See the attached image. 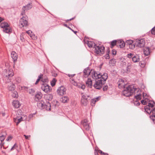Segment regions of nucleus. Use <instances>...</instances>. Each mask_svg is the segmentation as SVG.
Masks as SVG:
<instances>
[{"mask_svg": "<svg viewBox=\"0 0 155 155\" xmlns=\"http://www.w3.org/2000/svg\"><path fill=\"white\" fill-rule=\"evenodd\" d=\"M136 44L140 48L143 47L145 45V40L143 39L139 40L136 41Z\"/></svg>", "mask_w": 155, "mask_h": 155, "instance_id": "obj_14", "label": "nucleus"}, {"mask_svg": "<svg viewBox=\"0 0 155 155\" xmlns=\"http://www.w3.org/2000/svg\"><path fill=\"white\" fill-rule=\"evenodd\" d=\"M125 45L124 42L121 40L117 41V46L121 48H124Z\"/></svg>", "mask_w": 155, "mask_h": 155, "instance_id": "obj_21", "label": "nucleus"}, {"mask_svg": "<svg viewBox=\"0 0 155 155\" xmlns=\"http://www.w3.org/2000/svg\"><path fill=\"white\" fill-rule=\"evenodd\" d=\"M126 43L129 45V47L130 48L133 49L134 48L135 45H134L133 42L131 40H128L126 41Z\"/></svg>", "mask_w": 155, "mask_h": 155, "instance_id": "obj_18", "label": "nucleus"}, {"mask_svg": "<svg viewBox=\"0 0 155 155\" xmlns=\"http://www.w3.org/2000/svg\"><path fill=\"white\" fill-rule=\"evenodd\" d=\"M87 44L88 46L90 48L94 47L96 45L93 41H88Z\"/></svg>", "mask_w": 155, "mask_h": 155, "instance_id": "obj_32", "label": "nucleus"}, {"mask_svg": "<svg viewBox=\"0 0 155 155\" xmlns=\"http://www.w3.org/2000/svg\"><path fill=\"white\" fill-rule=\"evenodd\" d=\"M91 72L89 68L85 69L84 71V76L85 77H87Z\"/></svg>", "mask_w": 155, "mask_h": 155, "instance_id": "obj_19", "label": "nucleus"}, {"mask_svg": "<svg viewBox=\"0 0 155 155\" xmlns=\"http://www.w3.org/2000/svg\"><path fill=\"white\" fill-rule=\"evenodd\" d=\"M135 98L137 100H140L141 98V95L139 93V94L135 95Z\"/></svg>", "mask_w": 155, "mask_h": 155, "instance_id": "obj_40", "label": "nucleus"}, {"mask_svg": "<svg viewBox=\"0 0 155 155\" xmlns=\"http://www.w3.org/2000/svg\"><path fill=\"white\" fill-rule=\"evenodd\" d=\"M82 125H83V126L84 127H86V126L88 125V123H87V122H85L84 121L82 123Z\"/></svg>", "mask_w": 155, "mask_h": 155, "instance_id": "obj_47", "label": "nucleus"}, {"mask_svg": "<svg viewBox=\"0 0 155 155\" xmlns=\"http://www.w3.org/2000/svg\"><path fill=\"white\" fill-rule=\"evenodd\" d=\"M99 153H101V155H102V153H103L104 152L102 151L101 150H100L99 151Z\"/></svg>", "mask_w": 155, "mask_h": 155, "instance_id": "obj_63", "label": "nucleus"}, {"mask_svg": "<svg viewBox=\"0 0 155 155\" xmlns=\"http://www.w3.org/2000/svg\"><path fill=\"white\" fill-rule=\"evenodd\" d=\"M91 73L92 74V77L94 79H98L100 78H101L102 74L100 73L97 72L96 71H91Z\"/></svg>", "mask_w": 155, "mask_h": 155, "instance_id": "obj_11", "label": "nucleus"}, {"mask_svg": "<svg viewBox=\"0 0 155 155\" xmlns=\"http://www.w3.org/2000/svg\"><path fill=\"white\" fill-rule=\"evenodd\" d=\"M105 84L102 80H99L96 81L94 84L93 86L94 88L97 89H100L102 87L103 84Z\"/></svg>", "mask_w": 155, "mask_h": 155, "instance_id": "obj_5", "label": "nucleus"}, {"mask_svg": "<svg viewBox=\"0 0 155 155\" xmlns=\"http://www.w3.org/2000/svg\"><path fill=\"white\" fill-rule=\"evenodd\" d=\"M95 52L100 55H102L104 53L105 48L103 46H97L94 47Z\"/></svg>", "mask_w": 155, "mask_h": 155, "instance_id": "obj_3", "label": "nucleus"}, {"mask_svg": "<svg viewBox=\"0 0 155 155\" xmlns=\"http://www.w3.org/2000/svg\"><path fill=\"white\" fill-rule=\"evenodd\" d=\"M88 101L87 100H85L84 98H81V103L84 106H86L87 103Z\"/></svg>", "mask_w": 155, "mask_h": 155, "instance_id": "obj_33", "label": "nucleus"}, {"mask_svg": "<svg viewBox=\"0 0 155 155\" xmlns=\"http://www.w3.org/2000/svg\"><path fill=\"white\" fill-rule=\"evenodd\" d=\"M116 62L115 60L112 59L110 61L109 64L111 66H114L115 65Z\"/></svg>", "mask_w": 155, "mask_h": 155, "instance_id": "obj_35", "label": "nucleus"}, {"mask_svg": "<svg viewBox=\"0 0 155 155\" xmlns=\"http://www.w3.org/2000/svg\"><path fill=\"white\" fill-rule=\"evenodd\" d=\"M12 138V137L11 136H9L7 139H6V140L7 141H9V140H11Z\"/></svg>", "mask_w": 155, "mask_h": 155, "instance_id": "obj_54", "label": "nucleus"}, {"mask_svg": "<svg viewBox=\"0 0 155 155\" xmlns=\"http://www.w3.org/2000/svg\"><path fill=\"white\" fill-rule=\"evenodd\" d=\"M97 99H98V98H97V99H93L92 100V102H94V103H95L98 100H97Z\"/></svg>", "mask_w": 155, "mask_h": 155, "instance_id": "obj_57", "label": "nucleus"}, {"mask_svg": "<svg viewBox=\"0 0 155 155\" xmlns=\"http://www.w3.org/2000/svg\"><path fill=\"white\" fill-rule=\"evenodd\" d=\"M12 105L16 108H18L20 105L19 101H13L12 102Z\"/></svg>", "mask_w": 155, "mask_h": 155, "instance_id": "obj_24", "label": "nucleus"}, {"mask_svg": "<svg viewBox=\"0 0 155 155\" xmlns=\"http://www.w3.org/2000/svg\"><path fill=\"white\" fill-rule=\"evenodd\" d=\"M67 75L68 76H69V77H70V79L71 78V79H72V78L75 75V74H67Z\"/></svg>", "mask_w": 155, "mask_h": 155, "instance_id": "obj_45", "label": "nucleus"}, {"mask_svg": "<svg viewBox=\"0 0 155 155\" xmlns=\"http://www.w3.org/2000/svg\"><path fill=\"white\" fill-rule=\"evenodd\" d=\"M3 31L5 33H9L11 32V29L9 25L8 26H7L6 27L3 28Z\"/></svg>", "mask_w": 155, "mask_h": 155, "instance_id": "obj_27", "label": "nucleus"}, {"mask_svg": "<svg viewBox=\"0 0 155 155\" xmlns=\"http://www.w3.org/2000/svg\"><path fill=\"white\" fill-rule=\"evenodd\" d=\"M140 91L139 89L134 88L133 85H129L127 87L126 89L123 91V94L126 97L131 96L136 91L138 92Z\"/></svg>", "mask_w": 155, "mask_h": 155, "instance_id": "obj_2", "label": "nucleus"}, {"mask_svg": "<svg viewBox=\"0 0 155 155\" xmlns=\"http://www.w3.org/2000/svg\"><path fill=\"white\" fill-rule=\"evenodd\" d=\"M117 51L113 49L112 50V54L114 55H115L116 54Z\"/></svg>", "mask_w": 155, "mask_h": 155, "instance_id": "obj_51", "label": "nucleus"}, {"mask_svg": "<svg viewBox=\"0 0 155 155\" xmlns=\"http://www.w3.org/2000/svg\"><path fill=\"white\" fill-rule=\"evenodd\" d=\"M84 129H86V130H89V125H88L87 126H86V127H84Z\"/></svg>", "mask_w": 155, "mask_h": 155, "instance_id": "obj_53", "label": "nucleus"}, {"mask_svg": "<svg viewBox=\"0 0 155 155\" xmlns=\"http://www.w3.org/2000/svg\"><path fill=\"white\" fill-rule=\"evenodd\" d=\"M42 94L40 92H38L35 95V99L36 101H38L41 99L42 97Z\"/></svg>", "mask_w": 155, "mask_h": 155, "instance_id": "obj_20", "label": "nucleus"}, {"mask_svg": "<svg viewBox=\"0 0 155 155\" xmlns=\"http://www.w3.org/2000/svg\"><path fill=\"white\" fill-rule=\"evenodd\" d=\"M107 52L108 53L109 52V51L108 50L107 51ZM105 58L106 59H109L110 58L109 55L108 53L105 56Z\"/></svg>", "mask_w": 155, "mask_h": 155, "instance_id": "obj_49", "label": "nucleus"}, {"mask_svg": "<svg viewBox=\"0 0 155 155\" xmlns=\"http://www.w3.org/2000/svg\"><path fill=\"white\" fill-rule=\"evenodd\" d=\"M144 110L149 114L152 113L150 117L153 122H155V103L154 101H149L148 105L145 107Z\"/></svg>", "mask_w": 155, "mask_h": 155, "instance_id": "obj_1", "label": "nucleus"}, {"mask_svg": "<svg viewBox=\"0 0 155 155\" xmlns=\"http://www.w3.org/2000/svg\"><path fill=\"white\" fill-rule=\"evenodd\" d=\"M24 137H25V138L26 139H28V140H29V138L30 137V135H27H27H24Z\"/></svg>", "mask_w": 155, "mask_h": 155, "instance_id": "obj_52", "label": "nucleus"}, {"mask_svg": "<svg viewBox=\"0 0 155 155\" xmlns=\"http://www.w3.org/2000/svg\"><path fill=\"white\" fill-rule=\"evenodd\" d=\"M108 87L107 85H104L103 87V90L104 91H106L107 90Z\"/></svg>", "mask_w": 155, "mask_h": 155, "instance_id": "obj_48", "label": "nucleus"}, {"mask_svg": "<svg viewBox=\"0 0 155 155\" xmlns=\"http://www.w3.org/2000/svg\"><path fill=\"white\" fill-rule=\"evenodd\" d=\"M108 74L107 73H105L102 75L101 78V80H102L105 83V81L107 78Z\"/></svg>", "mask_w": 155, "mask_h": 155, "instance_id": "obj_22", "label": "nucleus"}, {"mask_svg": "<svg viewBox=\"0 0 155 155\" xmlns=\"http://www.w3.org/2000/svg\"><path fill=\"white\" fill-rule=\"evenodd\" d=\"M117 41L114 40L110 42V47L113 48L114 46L116 45L117 46Z\"/></svg>", "mask_w": 155, "mask_h": 155, "instance_id": "obj_30", "label": "nucleus"}, {"mask_svg": "<svg viewBox=\"0 0 155 155\" xmlns=\"http://www.w3.org/2000/svg\"><path fill=\"white\" fill-rule=\"evenodd\" d=\"M86 84L88 85V87L91 88L92 86V82L91 79L88 78L86 82Z\"/></svg>", "mask_w": 155, "mask_h": 155, "instance_id": "obj_31", "label": "nucleus"}, {"mask_svg": "<svg viewBox=\"0 0 155 155\" xmlns=\"http://www.w3.org/2000/svg\"><path fill=\"white\" fill-rule=\"evenodd\" d=\"M3 75L6 78L11 77L14 75L13 71L12 69H5L3 71Z\"/></svg>", "mask_w": 155, "mask_h": 155, "instance_id": "obj_4", "label": "nucleus"}, {"mask_svg": "<svg viewBox=\"0 0 155 155\" xmlns=\"http://www.w3.org/2000/svg\"><path fill=\"white\" fill-rule=\"evenodd\" d=\"M38 104L40 106H41L42 108H45L46 110H51V105L50 104L48 101H46L44 106L43 104L42 103H39Z\"/></svg>", "mask_w": 155, "mask_h": 155, "instance_id": "obj_10", "label": "nucleus"}, {"mask_svg": "<svg viewBox=\"0 0 155 155\" xmlns=\"http://www.w3.org/2000/svg\"><path fill=\"white\" fill-rule=\"evenodd\" d=\"M17 83H18L20 82V78H17L16 79Z\"/></svg>", "mask_w": 155, "mask_h": 155, "instance_id": "obj_55", "label": "nucleus"}, {"mask_svg": "<svg viewBox=\"0 0 155 155\" xmlns=\"http://www.w3.org/2000/svg\"><path fill=\"white\" fill-rule=\"evenodd\" d=\"M5 136L3 135L0 137V147L1 149H2V147H3V148L4 149L6 148L4 146V140L5 139Z\"/></svg>", "mask_w": 155, "mask_h": 155, "instance_id": "obj_16", "label": "nucleus"}, {"mask_svg": "<svg viewBox=\"0 0 155 155\" xmlns=\"http://www.w3.org/2000/svg\"><path fill=\"white\" fill-rule=\"evenodd\" d=\"M28 25L27 18L25 17H23L21 18L20 20L19 26L21 28L24 26H26Z\"/></svg>", "mask_w": 155, "mask_h": 155, "instance_id": "obj_7", "label": "nucleus"}, {"mask_svg": "<svg viewBox=\"0 0 155 155\" xmlns=\"http://www.w3.org/2000/svg\"><path fill=\"white\" fill-rule=\"evenodd\" d=\"M52 75L55 77H56L57 75V74L56 73L54 74H52Z\"/></svg>", "mask_w": 155, "mask_h": 155, "instance_id": "obj_62", "label": "nucleus"}, {"mask_svg": "<svg viewBox=\"0 0 155 155\" xmlns=\"http://www.w3.org/2000/svg\"><path fill=\"white\" fill-rule=\"evenodd\" d=\"M42 90L45 93H48L50 92L51 88L48 85L46 84H43L41 86Z\"/></svg>", "mask_w": 155, "mask_h": 155, "instance_id": "obj_8", "label": "nucleus"}, {"mask_svg": "<svg viewBox=\"0 0 155 155\" xmlns=\"http://www.w3.org/2000/svg\"><path fill=\"white\" fill-rule=\"evenodd\" d=\"M56 81L57 80L55 78H54L52 80L51 82V84L52 87H53L55 85Z\"/></svg>", "mask_w": 155, "mask_h": 155, "instance_id": "obj_38", "label": "nucleus"}, {"mask_svg": "<svg viewBox=\"0 0 155 155\" xmlns=\"http://www.w3.org/2000/svg\"><path fill=\"white\" fill-rule=\"evenodd\" d=\"M126 83V81L122 79H120L117 82L118 87L120 88H124Z\"/></svg>", "mask_w": 155, "mask_h": 155, "instance_id": "obj_12", "label": "nucleus"}, {"mask_svg": "<svg viewBox=\"0 0 155 155\" xmlns=\"http://www.w3.org/2000/svg\"><path fill=\"white\" fill-rule=\"evenodd\" d=\"M81 98H84V99L87 100V101L90 100L91 98L90 95L85 93H82L81 94Z\"/></svg>", "mask_w": 155, "mask_h": 155, "instance_id": "obj_23", "label": "nucleus"}, {"mask_svg": "<svg viewBox=\"0 0 155 155\" xmlns=\"http://www.w3.org/2000/svg\"><path fill=\"white\" fill-rule=\"evenodd\" d=\"M9 25L8 23L6 22H2L0 25V27L3 28L6 27L7 26H8Z\"/></svg>", "mask_w": 155, "mask_h": 155, "instance_id": "obj_34", "label": "nucleus"}, {"mask_svg": "<svg viewBox=\"0 0 155 155\" xmlns=\"http://www.w3.org/2000/svg\"><path fill=\"white\" fill-rule=\"evenodd\" d=\"M94 155H98V154L97 152L95 151L94 152Z\"/></svg>", "mask_w": 155, "mask_h": 155, "instance_id": "obj_61", "label": "nucleus"}, {"mask_svg": "<svg viewBox=\"0 0 155 155\" xmlns=\"http://www.w3.org/2000/svg\"><path fill=\"white\" fill-rule=\"evenodd\" d=\"M66 89L63 86H61L58 89L57 91V93L58 94L60 95H62L65 94Z\"/></svg>", "mask_w": 155, "mask_h": 155, "instance_id": "obj_9", "label": "nucleus"}, {"mask_svg": "<svg viewBox=\"0 0 155 155\" xmlns=\"http://www.w3.org/2000/svg\"><path fill=\"white\" fill-rule=\"evenodd\" d=\"M29 93L32 95H34L35 91L33 89H31L28 90Z\"/></svg>", "mask_w": 155, "mask_h": 155, "instance_id": "obj_39", "label": "nucleus"}, {"mask_svg": "<svg viewBox=\"0 0 155 155\" xmlns=\"http://www.w3.org/2000/svg\"><path fill=\"white\" fill-rule=\"evenodd\" d=\"M68 100V98L67 96H63L60 99L61 101L64 103L67 102Z\"/></svg>", "mask_w": 155, "mask_h": 155, "instance_id": "obj_28", "label": "nucleus"}, {"mask_svg": "<svg viewBox=\"0 0 155 155\" xmlns=\"http://www.w3.org/2000/svg\"><path fill=\"white\" fill-rule=\"evenodd\" d=\"M26 33H28V35H30V36L31 37H32V35H31V34H32V32L31 31L29 30V31H26Z\"/></svg>", "mask_w": 155, "mask_h": 155, "instance_id": "obj_46", "label": "nucleus"}, {"mask_svg": "<svg viewBox=\"0 0 155 155\" xmlns=\"http://www.w3.org/2000/svg\"><path fill=\"white\" fill-rule=\"evenodd\" d=\"M147 95V94L145 93H143V99L144 98H145V97H144V96H146ZM146 98H145V99H146Z\"/></svg>", "mask_w": 155, "mask_h": 155, "instance_id": "obj_58", "label": "nucleus"}, {"mask_svg": "<svg viewBox=\"0 0 155 155\" xmlns=\"http://www.w3.org/2000/svg\"><path fill=\"white\" fill-rule=\"evenodd\" d=\"M34 114H30L28 116V118L29 119H28V120L29 121L31 120V119L33 117V115H34Z\"/></svg>", "mask_w": 155, "mask_h": 155, "instance_id": "obj_50", "label": "nucleus"}, {"mask_svg": "<svg viewBox=\"0 0 155 155\" xmlns=\"http://www.w3.org/2000/svg\"><path fill=\"white\" fill-rule=\"evenodd\" d=\"M69 80L71 83L74 85L75 86L79 88H81L83 90L85 89V86L84 85L82 84H81L77 83L74 81L73 79H71V78L69 79Z\"/></svg>", "mask_w": 155, "mask_h": 155, "instance_id": "obj_6", "label": "nucleus"}, {"mask_svg": "<svg viewBox=\"0 0 155 155\" xmlns=\"http://www.w3.org/2000/svg\"><path fill=\"white\" fill-rule=\"evenodd\" d=\"M32 6L31 3H28L26 5L24 6L22 8L21 15H24L25 14V11L30 9L32 8Z\"/></svg>", "mask_w": 155, "mask_h": 155, "instance_id": "obj_13", "label": "nucleus"}, {"mask_svg": "<svg viewBox=\"0 0 155 155\" xmlns=\"http://www.w3.org/2000/svg\"><path fill=\"white\" fill-rule=\"evenodd\" d=\"M15 84H10L8 87V89L10 91H14L15 88Z\"/></svg>", "mask_w": 155, "mask_h": 155, "instance_id": "obj_29", "label": "nucleus"}, {"mask_svg": "<svg viewBox=\"0 0 155 155\" xmlns=\"http://www.w3.org/2000/svg\"><path fill=\"white\" fill-rule=\"evenodd\" d=\"M134 54L130 53L127 55V57L129 58H132L134 56Z\"/></svg>", "mask_w": 155, "mask_h": 155, "instance_id": "obj_42", "label": "nucleus"}, {"mask_svg": "<svg viewBox=\"0 0 155 155\" xmlns=\"http://www.w3.org/2000/svg\"><path fill=\"white\" fill-rule=\"evenodd\" d=\"M47 100L49 101L51 100L52 99V96L51 95L48 94L45 96Z\"/></svg>", "mask_w": 155, "mask_h": 155, "instance_id": "obj_37", "label": "nucleus"}, {"mask_svg": "<svg viewBox=\"0 0 155 155\" xmlns=\"http://www.w3.org/2000/svg\"><path fill=\"white\" fill-rule=\"evenodd\" d=\"M144 54L146 55H148L150 54V50L149 47H146L143 49Z\"/></svg>", "mask_w": 155, "mask_h": 155, "instance_id": "obj_26", "label": "nucleus"}, {"mask_svg": "<svg viewBox=\"0 0 155 155\" xmlns=\"http://www.w3.org/2000/svg\"><path fill=\"white\" fill-rule=\"evenodd\" d=\"M132 60L134 62H137L140 61L139 56L138 55H134L133 57Z\"/></svg>", "mask_w": 155, "mask_h": 155, "instance_id": "obj_25", "label": "nucleus"}, {"mask_svg": "<svg viewBox=\"0 0 155 155\" xmlns=\"http://www.w3.org/2000/svg\"><path fill=\"white\" fill-rule=\"evenodd\" d=\"M26 119V117L24 116L23 118L22 117H21L19 118L17 117L14 118V121L16 123V125H18L21 121L23 120V119L25 120Z\"/></svg>", "mask_w": 155, "mask_h": 155, "instance_id": "obj_15", "label": "nucleus"}, {"mask_svg": "<svg viewBox=\"0 0 155 155\" xmlns=\"http://www.w3.org/2000/svg\"><path fill=\"white\" fill-rule=\"evenodd\" d=\"M102 155H108V154L107 153H102Z\"/></svg>", "mask_w": 155, "mask_h": 155, "instance_id": "obj_60", "label": "nucleus"}, {"mask_svg": "<svg viewBox=\"0 0 155 155\" xmlns=\"http://www.w3.org/2000/svg\"><path fill=\"white\" fill-rule=\"evenodd\" d=\"M11 56L14 62H15L17 61L18 59V55L14 51H12L11 53Z\"/></svg>", "mask_w": 155, "mask_h": 155, "instance_id": "obj_17", "label": "nucleus"}, {"mask_svg": "<svg viewBox=\"0 0 155 155\" xmlns=\"http://www.w3.org/2000/svg\"><path fill=\"white\" fill-rule=\"evenodd\" d=\"M43 74H41L40 76H38V78L37 79L36 82H35V84H38L39 81H40L41 79L43 77Z\"/></svg>", "mask_w": 155, "mask_h": 155, "instance_id": "obj_41", "label": "nucleus"}, {"mask_svg": "<svg viewBox=\"0 0 155 155\" xmlns=\"http://www.w3.org/2000/svg\"><path fill=\"white\" fill-rule=\"evenodd\" d=\"M12 95V97L14 98H17L18 97L17 92L16 91H14Z\"/></svg>", "mask_w": 155, "mask_h": 155, "instance_id": "obj_36", "label": "nucleus"}, {"mask_svg": "<svg viewBox=\"0 0 155 155\" xmlns=\"http://www.w3.org/2000/svg\"><path fill=\"white\" fill-rule=\"evenodd\" d=\"M151 32L152 34L155 35V26L152 29Z\"/></svg>", "mask_w": 155, "mask_h": 155, "instance_id": "obj_44", "label": "nucleus"}, {"mask_svg": "<svg viewBox=\"0 0 155 155\" xmlns=\"http://www.w3.org/2000/svg\"><path fill=\"white\" fill-rule=\"evenodd\" d=\"M3 20V19L2 18L0 17V22L2 21Z\"/></svg>", "mask_w": 155, "mask_h": 155, "instance_id": "obj_64", "label": "nucleus"}, {"mask_svg": "<svg viewBox=\"0 0 155 155\" xmlns=\"http://www.w3.org/2000/svg\"><path fill=\"white\" fill-rule=\"evenodd\" d=\"M70 29L72 31H73L75 34H76L77 33V31H74V30H73V29H72L71 28H70Z\"/></svg>", "mask_w": 155, "mask_h": 155, "instance_id": "obj_59", "label": "nucleus"}, {"mask_svg": "<svg viewBox=\"0 0 155 155\" xmlns=\"http://www.w3.org/2000/svg\"><path fill=\"white\" fill-rule=\"evenodd\" d=\"M16 146V144H15L12 147V148L11 149V150L12 151L13 150L14 148Z\"/></svg>", "mask_w": 155, "mask_h": 155, "instance_id": "obj_56", "label": "nucleus"}, {"mask_svg": "<svg viewBox=\"0 0 155 155\" xmlns=\"http://www.w3.org/2000/svg\"><path fill=\"white\" fill-rule=\"evenodd\" d=\"M141 102L143 105H146L147 104V102L145 100H142L141 101Z\"/></svg>", "mask_w": 155, "mask_h": 155, "instance_id": "obj_43", "label": "nucleus"}]
</instances>
